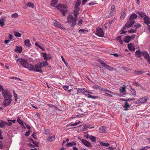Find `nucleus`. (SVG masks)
Here are the masks:
<instances>
[{
  "label": "nucleus",
  "instance_id": "obj_1",
  "mask_svg": "<svg viewBox=\"0 0 150 150\" xmlns=\"http://www.w3.org/2000/svg\"><path fill=\"white\" fill-rule=\"evenodd\" d=\"M16 62H20L24 68L27 69L29 70L31 69V66L32 64L28 63L26 59L23 58L18 59L16 60Z\"/></svg>",
  "mask_w": 150,
  "mask_h": 150
},
{
  "label": "nucleus",
  "instance_id": "obj_2",
  "mask_svg": "<svg viewBox=\"0 0 150 150\" xmlns=\"http://www.w3.org/2000/svg\"><path fill=\"white\" fill-rule=\"evenodd\" d=\"M76 18L74 17L71 15H69L68 16L67 18V21L66 22L69 23L71 27H73L76 24Z\"/></svg>",
  "mask_w": 150,
  "mask_h": 150
},
{
  "label": "nucleus",
  "instance_id": "obj_3",
  "mask_svg": "<svg viewBox=\"0 0 150 150\" xmlns=\"http://www.w3.org/2000/svg\"><path fill=\"white\" fill-rule=\"evenodd\" d=\"M57 8L64 16L65 14L67 13V6L65 4H58L57 6Z\"/></svg>",
  "mask_w": 150,
  "mask_h": 150
},
{
  "label": "nucleus",
  "instance_id": "obj_4",
  "mask_svg": "<svg viewBox=\"0 0 150 150\" xmlns=\"http://www.w3.org/2000/svg\"><path fill=\"white\" fill-rule=\"evenodd\" d=\"M41 64V63H40L37 64L35 66H34L32 64L31 66V69L30 70V71H34L37 72H42L41 70L42 66Z\"/></svg>",
  "mask_w": 150,
  "mask_h": 150
},
{
  "label": "nucleus",
  "instance_id": "obj_5",
  "mask_svg": "<svg viewBox=\"0 0 150 150\" xmlns=\"http://www.w3.org/2000/svg\"><path fill=\"white\" fill-rule=\"evenodd\" d=\"M137 13L139 15H140V17L141 18H142L144 16V19L145 23L147 25L150 24V18L146 16L145 13L140 12H137Z\"/></svg>",
  "mask_w": 150,
  "mask_h": 150
},
{
  "label": "nucleus",
  "instance_id": "obj_6",
  "mask_svg": "<svg viewBox=\"0 0 150 150\" xmlns=\"http://www.w3.org/2000/svg\"><path fill=\"white\" fill-rule=\"evenodd\" d=\"M2 93L4 99L11 98L12 94L8 90H3L2 92Z\"/></svg>",
  "mask_w": 150,
  "mask_h": 150
},
{
  "label": "nucleus",
  "instance_id": "obj_7",
  "mask_svg": "<svg viewBox=\"0 0 150 150\" xmlns=\"http://www.w3.org/2000/svg\"><path fill=\"white\" fill-rule=\"evenodd\" d=\"M95 34L99 37H102L104 36V33L101 28H98L96 29V32Z\"/></svg>",
  "mask_w": 150,
  "mask_h": 150
},
{
  "label": "nucleus",
  "instance_id": "obj_8",
  "mask_svg": "<svg viewBox=\"0 0 150 150\" xmlns=\"http://www.w3.org/2000/svg\"><path fill=\"white\" fill-rule=\"evenodd\" d=\"M98 61L101 63L103 66L105 67L107 69L109 70L110 71H112L113 70V68L112 67L109 66L101 59H99Z\"/></svg>",
  "mask_w": 150,
  "mask_h": 150
},
{
  "label": "nucleus",
  "instance_id": "obj_9",
  "mask_svg": "<svg viewBox=\"0 0 150 150\" xmlns=\"http://www.w3.org/2000/svg\"><path fill=\"white\" fill-rule=\"evenodd\" d=\"M12 99H4L3 102V105L4 107L7 106L9 105L11 102Z\"/></svg>",
  "mask_w": 150,
  "mask_h": 150
},
{
  "label": "nucleus",
  "instance_id": "obj_10",
  "mask_svg": "<svg viewBox=\"0 0 150 150\" xmlns=\"http://www.w3.org/2000/svg\"><path fill=\"white\" fill-rule=\"evenodd\" d=\"M130 22H127L126 24L123 27V29H125L126 28H129L130 27H132L133 24L135 23V22L133 21H129Z\"/></svg>",
  "mask_w": 150,
  "mask_h": 150
},
{
  "label": "nucleus",
  "instance_id": "obj_11",
  "mask_svg": "<svg viewBox=\"0 0 150 150\" xmlns=\"http://www.w3.org/2000/svg\"><path fill=\"white\" fill-rule=\"evenodd\" d=\"M43 57L45 61H47L48 59H50L52 58L50 54H47L46 53L43 52L42 53Z\"/></svg>",
  "mask_w": 150,
  "mask_h": 150
},
{
  "label": "nucleus",
  "instance_id": "obj_12",
  "mask_svg": "<svg viewBox=\"0 0 150 150\" xmlns=\"http://www.w3.org/2000/svg\"><path fill=\"white\" fill-rule=\"evenodd\" d=\"M142 54L144 58L147 59L148 62H150V57L149 54L146 52H142Z\"/></svg>",
  "mask_w": 150,
  "mask_h": 150
},
{
  "label": "nucleus",
  "instance_id": "obj_13",
  "mask_svg": "<svg viewBox=\"0 0 150 150\" xmlns=\"http://www.w3.org/2000/svg\"><path fill=\"white\" fill-rule=\"evenodd\" d=\"M137 15L134 13H132L130 16L129 21H133L135 22L134 19H136L137 18Z\"/></svg>",
  "mask_w": 150,
  "mask_h": 150
},
{
  "label": "nucleus",
  "instance_id": "obj_14",
  "mask_svg": "<svg viewBox=\"0 0 150 150\" xmlns=\"http://www.w3.org/2000/svg\"><path fill=\"white\" fill-rule=\"evenodd\" d=\"M53 24L56 27L62 29H64V28L62 24L56 21H55L53 23Z\"/></svg>",
  "mask_w": 150,
  "mask_h": 150
},
{
  "label": "nucleus",
  "instance_id": "obj_15",
  "mask_svg": "<svg viewBox=\"0 0 150 150\" xmlns=\"http://www.w3.org/2000/svg\"><path fill=\"white\" fill-rule=\"evenodd\" d=\"M127 47L129 50L133 52L135 51V48L134 45L133 44H128Z\"/></svg>",
  "mask_w": 150,
  "mask_h": 150
},
{
  "label": "nucleus",
  "instance_id": "obj_16",
  "mask_svg": "<svg viewBox=\"0 0 150 150\" xmlns=\"http://www.w3.org/2000/svg\"><path fill=\"white\" fill-rule=\"evenodd\" d=\"M81 141L84 144V145L86 146L90 147L91 146V144L89 143V142L86 141L85 139H82Z\"/></svg>",
  "mask_w": 150,
  "mask_h": 150
},
{
  "label": "nucleus",
  "instance_id": "obj_17",
  "mask_svg": "<svg viewBox=\"0 0 150 150\" xmlns=\"http://www.w3.org/2000/svg\"><path fill=\"white\" fill-rule=\"evenodd\" d=\"M147 100V98L146 97H143L142 98L139 99L138 100V103H142L145 102Z\"/></svg>",
  "mask_w": 150,
  "mask_h": 150
},
{
  "label": "nucleus",
  "instance_id": "obj_18",
  "mask_svg": "<svg viewBox=\"0 0 150 150\" xmlns=\"http://www.w3.org/2000/svg\"><path fill=\"white\" fill-rule=\"evenodd\" d=\"M7 121L8 122H6V125L8 126H11L12 125V122L13 123H15L16 122V120H8Z\"/></svg>",
  "mask_w": 150,
  "mask_h": 150
},
{
  "label": "nucleus",
  "instance_id": "obj_19",
  "mask_svg": "<svg viewBox=\"0 0 150 150\" xmlns=\"http://www.w3.org/2000/svg\"><path fill=\"white\" fill-rule=\"evenodd\" d=\"M99 131L100 132L102 133L106 132V128L104 126H102L100 127L99 129Z\"/></svg>",
  "mask_w": 150,
  "mask_h": 150
},
{
  "label": "nucleus",
  "instance_id": "obj_20",
  "mask_svg": "<svg viewBox=\"0 0 150 150\" xmlns=\"http://www.w3.org/2000/svg\"><path fill=\"white\" fill-rule=\"evenodd\" d=\"M55 139V135H52L47 139V142H52Z\"/></svg>",
  "mask_w": 150,
  "mask_h": 150
},
{
  "label": "nucleus",
  "instance_id": "obj_21",
  "mask_svg": "<svg viewBox=\"0 0 150 150\" xmlns=\"http://www.w3.org/2000/svg\"><path fill=\"white\" fill-rule=\"evenodd\" d=\"M25 45L27 47H30L31 45L30 43V40L29 39H27L24 41Z\"/></svg>",
  "mask_w": 150,
  "mask_h": 150
},
{
  "label": "nucleus",
  "instance_id": "obj_22",
  "mask_svg": "<svg viewBox=\"0 0 150 150\" xmlns=\"http://www.w3.org/2000/svg\"><path fill=\"white\" fill-rule=\"evenodd\" d=\"M98 88L100 90H101L102 91H105V92H108L109 93H111L113 94H114V93L113 92H112L111 91H110L108 90L107 89H106L105 88H103L99 86Z\"/></svg>",
  "mask_w": 150,
  "mask_h": 150
},
{
  "label": "nucleus",
  "instance_id": "obj_23",
  "mask_svg": "<svg viewBox=\"0 0 150 150\" xmlns=\"http://www.w3.org/2000/svg\"><path fill=\"white\" fill-rule=\"evenodd\" d=\"M142 55V52H141L139 50L136 51L135 52V55L136 56L140 57Z\"/></svg>",
  "mask_w": 150,
  "mask_h": 150
},
{
  "label": "nucleus",
  "instance_id": "obj_24",
  "mask_svg": "<svg viewBox=\"0 0 150 150\" xmlns=\"http://www.w3.org/2000/svg\"><path fill=\"white\" fill-rule=\"evenodd\" d=\"M22 50V48L21 47H18L17 46L16 48L15 49V52H17L19 53H21Z\"/></svg>",
  "mask_w": 150,
  "mask_h": 150
},
{
  "label": "nucleus",
  "instance_id": "obj_25",
  "mask_svg": "<svg viewBox=\"0 0 150 150\" xmlns=\"http://www.w3.org/2000/svg\"><path fill=\"white\" fill-rule=\"evenodd\" d=\"M77 92L79 93H84L85 92H87V91L84 88H83L78 89Z\"/></svg>",
  "mask_w": 150,
  "mask_h": 150
},
{
  "label": "nucleus",
  "instance_id": "obj_26",
  "mask_svg": "<svg viewBox=\"0 0 150 150\" xmlns=\"http://www.w3.org/2000/svg\"><path fill=\"white\" fill-rule=\"evenodd\" d=\"M131 41L129 38V36L127 35L126 36L124 39V42L128 43Z\"/></svg>",
  "mask_w": 150,
  "mask_h": 150
},
{
  "label": "nucleus",
  "instance_id": "obj_27",
  "mask_svg": "<svg viewBox=\"0 0 150 150\" xmlns=\"http://www.w3.org/2000/svg\"><path fill=\"white\" fill-rule=\"evenodd\" d=\"M130 106V105H129L127 102H125L123 106V107L126 110H127Z\"/></svg>",
  "mask_w": 150,
  "mask_h": 150
},
{
  "label": "nucleus",
  "instance_id": "obj_28",
  "mask_svg": "<svg viewBox=\"0 0 150 150\" xmlns=\"http://www.w3.org/2000/svg\"><path fill=\"white\" fill-rule=\"evenodd\" d=\"M76 143L75 142H69L66 145V146L67 147H71L73 146L76 145Z\"/></svg>",
  "mask_w": 150,
  "mask_h": 150
},
{
  "label": "nucleus",
  "instance_id": "obj_29",
  "mask_svg": "<svg viewBox=\"0 0 150 150\" xmlns=\"http://www.w3.org/2000/svg\"><path fill=\"white\" fill-rule=\"evenodd\" d=\"M6 125V122L3 121L1 120L0 122V127L2 128L4 127L5 125Z\"/></svg>",
  "mask_w": 150,
  "mask_h": 150
},
{
  "label": "nucleus",
  "instance_id": "obj_30",
  "mask_svg": "<svg viewBox=\"0 0 150 150\" xmlns=\"http://www.w3.org/2000/svg\"><path fill=\"white\" fill-rule=\"evenodd\" d=\"M81 4V1L80 0H78L75 4V8L76 9H77L79 6Z\"/></svg>",
  "mask_w": 150,
  "mask_h": 150
},
{
  "label": "nucleus",
  "instance_id": "obj_31",
  "mask_svg": "<svg viewBox=\"0 0 150 150\" xmlns=\"http://www.w3.org/2000/svg\"><path fill=\"white\" fill-rule=\"evenodd\" d=\"M4 22V18L0 19V25H1V26H3L5 24Z\"/></svg>",
  "mask_w": 150,
  "mask_h": 150
},
{
  "label": "nucleus",
  "instance_id": "obj_32",
  "mask_svg": "<svg viewBox=\"0 0 150 150\" xmlns=\"http://www.w3.org/2000/svg\"><path fill=\"white\" fill-rule=\"evenodd\" d=\"M41 63V65L42 66V67H45L46 66L48 65V63L47 62V61H45L44 62H42L40 63Z\"/></svg>",
  "mask_w": 150,
  "mask_h": 150
},
{
  "label": "nucleus",
  "instance_id": "obj_33",
  "mask_svg": "<svg viewBox=\"0 0 150 150\" xmlns=\"http://www.w3.org/2000/svg\"><path fill=\"white\" fill-rule=\"evenodd\" d=\"M120 93H124L125 91V86L121 87L120 88Z\"/></svg>",
  "mask_w": 150,
  "mask_h": 150
},
{
  "label": "nucleus",
  "instance_id": "obj_34",
  "mask_svg": "<svg viewBox=\"0 0 150 150\" xmlns=\"http://www.w3.org/2000/svg\"><path fill=\"white\" fill-rule=\"evenodd\" d=\"M58 0H52V1L51 3V5L54 6V5L57 4V3Z\"/></svg>",
  "mask_w": 150,
  "mask_h": 150
},
{
  "label": "nucleus",
  "instance_id": "obj_35",
  "mask_svg": "<svg viewBox=\"0 0 150 150\" xmlns=\"http://www.w3.org/2000/svg\"><path fill=\"white\" fill-rule=\"evenodd\" d=\"M76 10H74V16L76 19H77V16L79 14V13H78V10L77 9H76Z\"/></svg>",
  "mask_w": 150,
  "mask_h": 150
},
{
  "label": "nucleus",
  "instance_id": "obj_36",
  "mask_svg": "<svg viewBox=\"0 0 150 150\" xmlns=\"http://www.w3.org/2000/svg\"><path fill=\"white\" fill-rule=\"evenodd\" d=\"M130 91L131 93H132L133 95H135L136 93V91L131 86V88H130Z\"/></svg>",
  "mask_w": 150,
  "mask_h": 150
},
{
  "label": "nucleus",
  "instance_id": "obj_37",
  "mask_svg": "<svg viewBox=\"0 0 150 150\" xmlns=\"http://www.w3.org/2000/svg\"><path fill=\"white\" fill-rule=\"evenodd\" d=\"M88 31V30L86 29H81L79 31V32L80 33H86Z\"/></svg>",
  "mask_w": 150,
  "mask_h": 150
},
{
  "label": "nucleus",
  "instance_id": "obj_38",
  "mask_svg": "<svg viewBox=\"0 0 150 150\" xmlns=\"http://www.w3.org/2000/svg\"><path fill=\"white\" fill-rule=\"evenodd\" d=\"M117 39L121 44L122 45L123 44V41L121 40V36H119L117 37Z\"/></svg>",
  "mask_w": 150,
  "mask_h": 150
},
{
  "label": "nucleus",
  "instance_id": "obj_39",
  "mask_svg": "<svg viewBox=\"0 0 150 150\" xmlns=\"http://www.w3.org/2000/svg\"><path fill=\"white\" fill-rule=\"evenodd\" d=\"M135 99V98H128V99H125V98H122L121 100L123 101H125L126 102H127V101H131Z\"/></svg>",
  "mask_w": 150,
  "mask_h": 150
},
{
  "label": "nucleus",
  "instance_id": "obj_40",
  "mask_svg": "<svg viewBox=\"0 0 150 150\" xmlns=\"http://www.w3.org/2000/svg\"><path fill=\"white\" fill-rule=\"evenodd\" d=\"M27 6L32 7L33 8L34 6V5L33 3H30V2H28L27 3Z\"/></svg>",
  "mask_w": 150,
  "mask_h": 150
},
{
  "label": "nucleus",
  "instance_id": "obj_41",
  "mask_svg": "<svg viewBox=\"0 0 150 150\" xmlns=\"http://www.w3.org/2000/svg\"><path fill=\"white\" fill-rule=\"evenodd\" d=\"M100 144L104 146L107 147L109 146V144L108 143H105L101 142H100Z\"/></svg>",
  "mask_w": 150,
  "mask_h": 150
},
{
  "label": "nucleus",
  "instance_id": "obj_42",
  "mask_svg": "<svg viewBox=\"0 0 150 150\" xmlns=\"http://www.w3.org/2000/svg\"><path fill=\"white\" fill-rule=\"evenodd\" d=\"M144 73V72L143 71H137L136 70L134 72L135 74H143Z\"/></svg>",
  "mask_w": 150,
  "mask_h": 150
},
{
  "label": "nucleus",
  "instance_id": "obj_43",
  "mask_svg": "<svg viewBox=\"0 0 150 150\" xmlns=\"http://www.w3.org/2000/svg\"><path fill=\"white\" fill-rule=\"evenodd\" d=\"M18 13H13L12 14L11 16V17L12 18H16L18 17Z\"/></svg>",
  "mask_w": 150,
  "mask_h": 150
},
{
  "label": "nucleus",
  "instance_id": "obj_44",
  "mask_svg": "<svg viewBox=\"0 0 150 150\" xmlns=\"http://www.w3.org/2000/svg\"><path fill=\"white\" fill-rule=\"evenodd\" d=\"M14 33V35L16 37H21V33H19L18 32H15Z\"/></svg>",
  "mask_w": 150,
  "mask_h": 150
},
{
  "label": "nucleus",
  "instance_id": "obj_45",
  "mask_svg": "<svg viewBox=\"0 0 150 150\" xmlns=\"http://www.w3.org/2000/svg\"><path fill=\"white\" fill-rule=\"evenodd\" d=\"M17 121L19 124L23 125V121L20 119L19 117H18Z\"/></svg>",
  "mask_w": 150,
  "mask_h": 150
},
{
  "label": "nucleus",
  "instance_id": "obj_46",
  "mask_svg": "<svg viewBox=\"0 0 150 150\" xmlns=\"http://www.w3.org/2000/svg\"><path fill=\"white\" fill-rule=\"evenodd\" d=\"M141 26V25L139 24L138 23H136L134 25V27H135L136 29H137V28H139Z\"/></svg>",
  "mask_w": 150,
  "mask_h": 150
},
{
  "label": "nucleus",
  "instance_id": "obj_47",
  "mask_svg": "<svg viewBox=\"0 0 150 150\" xmlns=\"http://www.w3.org/2000/svg\"><path fill=\"white\" fill-rule=\"evenodd\" d=\"M136 30L133 29H131L128 31V32L129 33H135Z\"/></svg>",
  "mask_w": 150,
  "mask_h": 150
},
{
  "label": "nucleus",
  "instance_id": "obj_48",
  "mask_svg": "<svg viewBox=\"0 0 150 150\" xmlns=\"http://www.w3.org/2000/svg\"><path fill=\"white\" fill-rule=\"evenodd\" d=\"M136 35L134 34L132 35L129 36V38L130 40H134V38H135Z\"/></svg>",
  "mask_w": 150,
  "mask_h": 150
},
{
  "label": "nucleus",
  "instance_id": "obj_49",
  "mask_svg": "<svg viewBox=\"0 0 150 150\" xmlns=\"http://www.w3.org/2000/svg\"><path fill=\"white\" fill-rule=\"evenodd\" d=\"M32 142L34 144L35 146L37 147L38 146V145L39 144L37 142H34L33 139H32Z\"/></svg>",
  "mask_w": 150,
  "mask_h": 150
},
{
  "label": "nucleus",
  "instance_id": "obj_50",
  "mask_svg": "<svg viewBox=\"0 0 150 150\" xmlns=\"http://www.w3.org/2000/svg\"><path fill=\"white\" fill-rule=\"evenodd\" d=\"M86 130V129L83 126H81L80 129H79V130L81 131H85Z\"/></svg>",
  "mask_w": 150,
  "mask_h": 150
},
{
  "label": "nucleus",
  "instance_id": "obj_51",
  "mask_svg": "<svg viewBox=\"0 0 150 150\" xmlns=\"http://www.w3.org/2000/svg\"><path fill=\"white\" fill-rule=\"evenodd\" d=\"M126 16V14L124 12L122 13L121 15V18L122 19H124Z\"/></svg>",
  "mask_w": 150,
  "mask_h": 150
},
{
  "label": "nucleus",
  "instance_id": "obj_52",
  "mask_svg": "<svg viewBox=\"0 0 150 150\" xmlns=\"http://www.w3.org/2000/svg\"><path fill=\"white\" fill-rule=\"evenodd\" d=\"M115 8V6H112L111 8V12L110 13H112L114 12V10Z\"/></svg>",
  "mask_w": 150,
  "mask_h": 150
},
{
  "label": "nucleus",
  "instance_id": "obj_53",
  "mask_svg": "<svg viewBox=\"0 0 150 150\" xmlns=\"http://www.w3.org/2000/svg\"><path fill=\"white\" fill-rule=\"evenodd\" d=\"M45 134H49L50 133V131L49 129H45Z\"/></svg>",
  "mask_w": 150,
  "mask_h": 150
},
{
  "label": "nucleus",
  "instance_id": "obj_54",
  "mask_svg": "<svg viewBox=\"0 0 150 150\" xmlns=\"http://www.w3.org/2000/svg\"><path fill=\"white\" fill-rule=\"evenodd\" d=\"M30 130H29L28 131L26 132H25V135L26 136H29L30 134Z\"/></svg>",
  "mask_w": 150,
  "mask_h": 150
},
{
  "label": "nucleus",
  "instance_id": "obj_55",
  "mask_svg": "<svg viewBox=\"0 0 150 150\" xmlns=\"http://www.w3.org/2000/svg\"><path fill=\"white\" fill-rule=\"evenodd\" d=\"M10 78L11 79H15V80H18L20 81H21V79H19V78H17V77H10Z\"/></svg>",
  "mask_w": 150,
  "mask_h": 150
},
{
  "label": "nucleus",
  "instance_id": "obj_56",
  "mask_svg": "<svg viewBox=\"0 0 150 150\" xmlns=\"http://www.w3.org/2000/svg\"><path fill=\"white\" fill-rule=\"evenodd\" d=\"M133 84L134 85V86H139L140 85L139 83L138 82H134L133 83Z\"/></svg>",
  "mask_w": 150,
  "mask_h": 150
},
{
  "label": "nucleus",
  "instance_id": "obj_57",
  "mask_svg": "<svg viewBox=\"0 0 150 150\" xmlns=\"http://www.w3.org/2000/svg\"><path fill=\"white\" fill-rule=\"evenodd\" d=\"M87 95L88 97L89 98H94V96L92 95L90 93L88 94Z\"/></svg>",
  "mask_w": 150,
  "mask_h": 150
},
{
  "label": "nucleus",
  "instance_id": "obj_58",
  "mask_svg": "<svg viewBox=\"0 0 150 150\" xmlns=\"http://www.w3.org/2000/svg\"><path fill=\"white\" fill-rule=\"evenodd\" d=\"M13 93L14 96V97L15 98V100L16 101L18 99L17 95L14 91H13Z\"/></svg>",
  "mask_w": 150,
  "mask_h": 150
},
{
  "label": "nucleus",
  "instance_id": "obj_59",
  "mask_svg": "<svg viewBox=\"0 0 150 150\" xmlns=\"http://www.w3.org/2000/svg\"><path fill=\"white\" fill-rule=\"evenodd\" d=\"M69 86H63V88L65 90V91H66L69 88Z\"/></svg>",
  "mask_w": 150,
  "mask_h": 150
},
{
  "label": "nucleus",
  "instance_id": "obj_60",
  "mask_svg": "<svg viewBox=\"0 0 150 150\" xmlns=\"http://www.w3.org/2000/svg\"><path fill=\"white\" fill-rule=\"evenodd\" d=\"M47 105L50 107H54V108L56 109V108H57V107L51 104H48Z\"/></svg>",
  "mask_w": 150,
  "mask_h": 150
},
{
  "label": "nucleus",
  "instance_id": "obj_61",
  "mask_svg": "<svg viewBox=\"0 0 150 150\" xmlns=\"http://www.w3.org/2000/svg\"><path fill=\"white\" fill-rule=\"evenodd\" d=\"M89 138L90 139L92 142H94V136H90Z\"/></svg>",
  "mask_w": 150,
  "mask_h": 150
},
{
  "label": "nucleus",
  "instance_id": "obj_62",
  "mask_svg": "<svg viewBox=\"0 0 150 150\" xmlns=\"http://www.w3.org/2000/svg\"><path fill=\"white\" fill-rule=\"evenodd\" d=\"M82 21L83 20L82 19H80L79 21L78 24L80 25V24H82Z\"/></svg>",
  "mask_w": 150,
  "mask_h": 150
},
{
  "label": "nucleus",
  "instance_id": "obj_63",
  "mask_svg": "<svg viewBox=\"0 0 150 150\" xmlns=\"http://www.w3.org/2000/svg\"><path fill=\"white\" fill-rule=\"evenodd\" d=\"M8 39L9 40H10V41L11 40V39H13V38H12V35L11 34H10L9 35V37H8Z\"/></svg>",
  "mask_w": 150,
  "mask_h": 150
},
{
  "label": "nucleus",
  "instance_id": "obj_64",
  "mask_svg": "<svg viewBox=\"0 0 150 150\" xmlns=\"http://www.w3.org/2000/svg\"><path fill=\"white\" fill-rule=\"evenodd\" d=\"M35 45L38 47L40 46V45L39 44V43L38 42H36L35 43Z\"/></svg>",
  "mask_w": 150,
  "mask_h": 150
}]
</instances>
